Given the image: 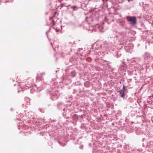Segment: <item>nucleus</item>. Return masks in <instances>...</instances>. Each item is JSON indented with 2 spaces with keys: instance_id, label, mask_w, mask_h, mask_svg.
Returning <instances> with one entry per match:
<instances>
[{
  "instance_id": "5",
  "label": "nucleus",
  "mask_w": 153,
  "mask_h": 153,
  "mask_svg": "<svg viewBox=\"0 0 153 153\" xmlns=\"http://www.w3.org/2000/svg\"><path fill=\"white\" fill-rule=\"evenodd\" d=\"M85 116V115L84 114H83L81 116V118H83Z\"/></svg>"
},
{
  "instance_id": "2",
  "label": "nucleus",
  "mask_w": 153,
  "mask_h": 153,
  "mask_svg": "<svg viewBox=\"0 0 153 153\" xmlns=\"http://www.w3.org/2000/svg\"><path fill=\"white\" fill-rule=\"evenodd\" d=\"M120 95L121 97H123L124 96V91L122 89H121L120 91Z\"/></svg>"
},
{
  "instance_id": "4",
  "label": "nucleus",
  "mask_w": 153,
  "mask_h": 153,
  "mask_svg": "<svg viewBox=\"0 0 153 153\" xmlns=\"http://www.w3.org/2000/svg\"><path fill=\"white\" fill-rule=\"evenodd\" d=\"M126 88V87L123 86V89L122 90H123L124 91V90H125Z\"/></svg>"
},
{
  "instance_id": "1",
  "label": "nucleus",
  "mask_w": 153,
  "mask_h": 153,
  "mask_svg": "<svg viewBox=\"0 0 153 153\" xmlns=\"http://www.w3.org/2000/svg\"><path fill=\"white\" fill-rule=\"evenodd\" d=\"M128 22L133 25H135L136 23V18L135 16H128L126 18Z\"/></svg>"
},
{
  "instance_id": "3",
  "label": "nucleus",
  "mask_w": 153,
  "mask_h": 153,
  "mask_svg": "<svg viewBox=\"0 0 153 153\" xmlns=\"http://www.w3.org/2000/svg\"><path fill=\"white\" fill-rule=\"evenodd\" d=\"M76 73L74 71H72L71 72V75L72 77H74L75 76Z\"/></svg>"
},
{
  "instance_id": "6",
  "label": "nucleus",
  "mask_w": 153,
  "mask_h": 153,
  "mask_svg": "<svg viewBox=\"0 0 153 153\" xmlns=\"http://www.w3.org/2000/svg\"><path fill=\"white\" fill-rule=\"evenodd\" d=\"M104 0H103V1H104Z\"/></svg>"
}]
</instances>
